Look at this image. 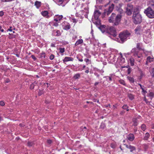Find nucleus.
I'll return each mask as SVG.
<instances>
[{
    "mask_svg": "<svg viewBox=\"0 0 154 154\" xmlns=\"http://www.w3.org/2000/svg\"><path fill=\"white\" fill-rule=\"evenodd\" d=\"M122 16L120 14L117 15L116 14L112 13L109 17V21L110 23H113V25L117 26L120 22Z\"/></svg>",
    "mask_w": 154,
    "mask_h": 154,
    "instance_id": "1",
    "label": "nucleus"
},
{
    "mask_svg": "<svg viewBox=\"0 0 154 154\" xmlns=\"http://www.w3.org/2000/svg\"><path fill=\"white\" fill-rule=\"evenodd\" d=\"M133 18L134 23L137 24L140 23L142 20V17L138 11H134L133 13Z\"/></svg>",
    "mask_w": 154,
    "mask_h": 154,
    "instance_id": "2",
    "label": "nucleus"
},
{
    "mask_svg": "<svg viewBox=\"0 0 154 154\" xmlns=\"http://www.w3.org/2000/svg\"><path fill=\"white\" fill-rule=\"evenodd\" d=\"M131 33L127 31H124L120 34L119 37L121 40L120 42H124L126 40L127 38L129 37Z\"/></svg>",
    "mask_w": 154,
    "mask_h": 154,
    "instance_id": "3",
    "label": "nucleus"
},
{
    "mask_svg": "<svg viewBox=\"0 0 154 154\" xmlns=\"http://www.w3.org/2000/svg\"><path fill=\"white\" fill-rule=\"evenodd\" d=\"M144 12L149 18H154V11L150 7H148L145 9Z\"/></svg>",
    "mask_w": 154,
    "mask_h": 154,
    "instance_id": "4",
    "label": "nucleus"
},
{
    "mask_svg": "<svg viewBox=\"0 0 154 154\" xmlns=\"http://www.w3.org/2000/svg\"><path fill=\"white\" fill-rule=\"evenodd\" d=\"M107 33L112 35L113 37L116 36V32L115 28L113 26H109L107 28Z\"/></svg>",
    "mask_w": 154,
    "mask_h": 154,
    "instance_id": "5",
    "label": "nucleus"
},
{
    "mask_svg": "<svg viewBox=\"0 0 154 154\" xmlns=\"http://www.w3.org/2000/svg\"><path fill=\"white\" fill-rule=\"evenodd\" d=\"M114 5L113 4L109 6L108 8L105 9L103 13V15L105 16L109 15L112 11L114 8Z\"/></svg>",
    "mask_w": 154,
    "mask_h": 154,
    "instance_id": "6",
    "label": "nucleus"
},
{
    "mask_svg": "<svg viewBox=\"0 0 154 154\" xmlns=\"http://www.w3.org/2000/svg\"><path fill=\"white\" fill-rule=\"evenodd\" d=\"M133 6L130 4L127 5L126 8V12L127 14L128 15H131L133 11Z\"/></svg>",
    "mask_w": 154,
    "mask_h": 154,
    "instance_id": "7",
    "label": "nucleus"
},
{
    "mask_svg": "<svg viewBox=\"0 0 154 154\" xmlns=\"http://www.w3.org/2000/svg\"><path fill=\"white\" fill-rule=\"evenodd\" d=\"M151 38V35L149 32H146L144 35L143 39L147 41L149 40Z\"/></svg>",
    "mask_w": 154,
    "mask_h": 154,
    "instance_id": "8",
    "label": "nucleus"
},
{
    "mask_svg": "<svg viewBox=\"0 0 154 154\" xmlns=\"http://www.w3.org/2000/svg\"><path fill=\"white\" fill-rule=\"evenodd\" d=\"M135 33L137 35H139L142 31L141 27L139 26H137L135 29Z\"/></svg>",
    "mask_w": 154,
    "mask_h": 154,
    "instance_id": "9",
    "label": "nucleus"
},
{
    "mask_svg": "<svg viewBox=\"0 0 154 154\" xmlns=\"http://www.w3.org/2000/svg\"><path fill=\"white\" fill-rule=\"evenodd\" d=\"M126 147L130 150L131 152H133L136 150V148L135 146H132L130 145H128L127 144H124Z\"/></svg>",
    "mask_w": 154,
    "mask_h": 154,
    "instance_id": "10",
    "label": "nucleus"
},
{
    "mask_svg": "<svg viewBox=\"0 0 154 154\" xmlns=\"http://www.w3.org/2000/svg\"><path fill=\"white\" fill-rule=\"evenodd\" d=\"M101 13L99 10L95 11L94 12V17L95 20H98Z\"/></svg>",
    "mask_w": 154,
    "mask_h": 154,
    "instance_id": "11",
    "label": "nucleus"
},
{
    "mask_svg": "<svg viewBox=\"0 0 154 154\" xmlns=\"http://www.w3.org/2000/svg\"><path fill=\"white\" fill-rule=\"evenodd\" d=\"M127 139L129 141H131L134 139V137L133 134H131L127 136Z\"/></svg>",
    "mask_w": 154,
    "mask_h": 154,
    "instance_id": "12",
    "label": "nucleus"
},
{
    "mask_svg": "<svg viewBox=\"0 0 154 154\" xmlns=\"http://www.w3.org/2000/svg\"><path fill=\"white\" fill-rule=\"evenodd\" d=\"M63 18V16L62 15H56L54 17V20L56 22H58L60 20Z\"/></svg>",
    "mask_w": 154,
    "mask_h": 154,
    "instance_id": "13",
    "label": "nucleus"
},
{
    "mask_svg": "<svg viewBox=\"0 0 154 154\" xmlns=\"http://www.w3.org/2000/svg\"><path fill=\"white\" fill-rule=\"evenodd\" d=\"M153 58L150 57H148L146 59V60L145 64L146 65H148L149 63H151L153 61Z\"/></svg>",
    "mask_w": 154,
    "mask_h": 154,
    "instance_id": "14",
    "label": "nucleus"
},
{
    "mask_svg": "<svg viewBox=\"0 0 154 154\" xmlns=\"http://www.w3.org/2000/svg\"><path fill=\"white\" fill-rule=\"evenodd\" d=\"M148 7H150L153 10L154 9V0H151L150 1L149 6Z\"/></svg>",
    "mask_w": 154,
    "mask_h": 154,
    "instance_id": "15",
    "label": "nucleus"
},
{
    "mask_svg": "<svg viewBox=\"0 0 154 154\" xmlns=\"http://www.w3.org/2000/svg\"><path fill=\"white\" fill-rule=\"evenodd\" d=\"M131 52L133 54V55L134 56L137 55L138 51L136 48H134L131 51Z\"/></svg>",
    "mask_w": 154,
    "mask_h": 154,
    "instance_id": "16",
    "label": "nucleus"
},
{
    "mask_svg": "<svg viewBox=\"0 0 154 154\" xmlns=\"http://www.w3.org/2000/svg\"><path fill=\"white\" fill-rule=\"evenodd\" d=\"M73 60V59L72 57H66L63 60V62H66L69 61H72Z\"/></svg>",
    "mask_w": 154,
    "mask_h": 154,
    "instance_id": "17",
    "label": "nucleus"
},
{
    "mask_svg": "<svg viewBox=\"0 0 154 154\" xmlns=\"http://www.w3.org/2000/svg\"><path fill=\"white\" fill-rule=\"evenodd\" d=\"M140 73V76L139 77V79L140 80L142 77L145 76V73L140 69L139 70Z\"/></svg>",
    "mask_w": 154,
    "mask_h": 154,
    "instance_id": "18",
    "label": "nucleus"
},
{
    "mask_svg": "<svg viewBox=\"0 0 154 154\" xmlns=\"http://www.w3.org/2000/svg\"><path fill=\"white\" fill-rule=\"evenodd\" d=\"M41 14H42L44 17H45L47 18H49V17L48 15V12L47 11H44L42 12Z\"/></svg>",
    "mask_w": 154,
    "mask_h": 154,
    "instance_id": "19",
    "label": "nucleus"
},
{
    "mask_svg": "<svg viewBox=\"0 0 154 154\" xmlns=\"http://www.w3.org/2000/svg\"><path fill=\"white\" fill-rule=\"evenodd\" d=\"M83 42V40L82 39H80L79 40L77 41L75 44V46H77L78 45L81 44Z\"/></svg>",
    "mask_w": 154,
    "mask_h": 154,
    "instance_id": "20",
    "label": "nucleus"
},
{
    "mask_svg": "<svg viewBox=\"0 0 154 154\" xmlns=\"http://www.w3.org/2000/svg\"><path fill=\"white\" fill-rule=\"evenodd\" d=\"M133 125L134 126H137L138 124V121L136 119H133Z\"/></svg>",
    "mask_w": 154,
    "mask_h": 154,
    "instance_id": "21",
    "label": "nucleus"
},
{
    "mask_svg": "<svg viewBox=\"0 0 154 154\" xmlns=\"http://www.w3.org/2000/svg\"><path fill=\"white\" fill-rule=\"evenodd\" d=\"M127 78L130 82L133 83L134 82V80L132 77L130 76H128Z\"/></svg>",
    "mask_w": 154,
    "mask_h": 154,
    "instance_id": "22",
    "label": "nucleus"
},
{
    "mask_svg": "<svg viewBox=\"0 0 154 154\" xmlns=\"http://www.w3.org/2000/svg\"><path fill=\"white\" fill-rule=\"evenodd\" d=\"M149 136L150 135L148 133H146L144 137V139L145 140H147Z\"/></svg>",
    "mask_w": 154,
    "mask_h": 154,
    "instance_id": "23",
    "label": "nucleus"
},
{
    "mask_svg": "<svg viewBox=\"0 0 154 154\" xmlns=\"http://www.w3.org/2000/svg\"><path fill=\"white\" fill-rule=\"evenodd\" d=\"M41 3L38 1H36L35 3V5L37 8H38L41 6Z\"/></svg>",
    "mask_w": 154,
    "mask_h": 154,
    "instance_id": "24",
    "label": "nucleus"
},
{
    "mask_svg": "<svg viewBox=\"0 0 154 154\" xmlns=\"http://www.w3.org/2000/svg\"><path fill=\"white\" fill-rule=\"evenodd\" d=\"M129 60L130 61V63L131 65L132 66H133V65H134V59L133 58H131Z\"/></svg>",
    "mask_w": 154,
    "mask_h": 154,
    "instance_id": "25",
    "label": "nucleus"
},
{
    "mask_svg": "<svg viewBox=\"0 0 154 154\" xmlns=\"http://www.w3.org/2000/svg\"><path fill=\"white\" fill-rule=\"evenodd\" d=\"M117 11L120 13V14H123L124 13V11L121 8H119L117 9Z\"/></svg>",
    "mask_w": 154,
    "mask_h": 154,
    "instance_id": "26",
    "label": "nucleus"
},
{
    "mask_svg": "<svg viewBox=\"0 0 154 154\" xmlns=\"http://www.w3.org/2000/svg\"><path fill=\"white\" fill-rule=\"evenodd\" d=\"M34 145V143L33 142H30L29 141L27 143V146L29 147L32 146Z\"/></svg>",
    "mask_w": 154,
    "mask_h": 154,
    "instance_id": "27",
    "label": "nucleus"
},
{
    "mask_svg": "<svg viewBox=\"0 0 154 154\" xmlns=\"http://www.w3.org/2000/svg\"><path fill=\"white\" fill-rule=\"evenodd\" d=\"M70 25L69 24H67L63 28V29L66 30H68L70 29Z\"/></svg>",
    "mask_w": 154,
    "mask_h": 154,
    "instance_id": "28",
    "label": "nucleus"
},
{
    "mask_svg": "<svg viewBox=\"0 0 154 154\" xmlns=\"http://www.w3.org/2000/svg\"><path fill=\"white\" fill-rule=\"evenodd\" d=\"M80 75L79 73H78L76 74H75L74 76V78L75 79H79V77H80Z\"/></svg>",
    "mask_w": 154,
    "mask_h": 154,
    "instance_id": "29",
    "label": "nucleus"
},
{
    "mask_svg": "<svg viewBox=\"0 0 154 154\" xmlns=\"http://www.w3.org/2000/svg\"><path fill=\"white\" fill-rule=\"evenodd\" d=\"M122 108L124 109H126L127 111H128L129 109H128V106L126 104H125L122 107Z\"/></svg>",
    "mask_w": 154,
    "mask_h": 154,
    "instance_id": "30",
    "label": "nucleus"
},
{
    "mask_svg": "<svg viewBox=\"0 0 154 154\" xmlns=\"http://www.w3.org/2000/svg\"><path fill=\"white\" fill-rule=\"evenodd\" d=\"M150 74L152 78L154 77V68H152L151 70Z\"/></svg>",
    "mask_w": 154,
    "mask_h": 154,
    "instance_id": "31",
    "label": "nucleus"
},
{
    "mask_svg": "<svg viewBox=\"0 0 154 154\" xmlns=\"http://www.w3.org/2000/svg\"><path fill=\"white\" fill-rule=\"evenodd\" d=\"M128 96L129 98L131 100H133L134 98V96L131 94H128Z\"/></svg>",
    "mask_w": 154,
    "mask_h": 154,
    "instance_id": "32",
    "label": "nucleus"
},
{
    "mask_svg": "<svg viewBox=\"0 0 154 154\" xmlns=\"http://www.w3.org/2000/svg\"><path fill=\"white\" fill-rule=\"evenodd\" d=\"M111 147L112 148H115L116 146V143H113L111 144Z\"/></svg>",
    "mask_w": 154,
    "mask_h": 154,
    "instance_id": "33",
    "label": "nucleus"
},
{
    "mask_svg": "<svg viewBox=\"0 0 154 154\" xmlns=\"http://www.w3.org/2000/svg\"><path fill=\"white\" fill-rule=\"evenodd\" d=\"M146 126L144 124H142L141 126V128L143 131H145L146 129Z\"/></svg>",
    "mask_w": 154,
    "mask_h": 154,
    "instance_id": "34",
    "label": "nucleus"
},
{
    "mask_svg": "<svg viewBox=\"0 0 154 154\" xmlns=\"http://www.w3.org/2000/svg\"><path fill=\"white\" fill-rule=\"evenodd\" d=\"M148 96L151 97V99H152V97L154 96V94L153 92H150Z\"/></svg>",
    "mask_w": 154,
    "mask_h": 154,
    "instance_id": "35",
    "label": "nucleus"
},
{
    "mask_svg": "<svg viewBox=\"0 0 154 154\" xmlns=\"http://www.w3.org/2000/svg\"><path fill=\"white\" fill-rule=\"evenodd\" d=\"M138 84L140 85V88L142 90V92H144V93L147 92L144 90V88L142 87V85L140 84Z\"/></svg>",
    "mask_w": 154,
    "mask_h": 154,
    "instance_id": "36",
    "label": "nucleus"
},
{
    "mask_svg": "<svg viewBox=\"0 0 154 154\" xmlns=\"http://www.w3.org/2000/svg\"><path fill=\"white\" fill-rule=\"evenodd\" d=\"M119 82L121 84H122L124 85H125V81L123 80H120L119 81Z\"/></svg>",
    "mask_w": 154,
    "mask_h": 154,
    "instance_id": "37",
    "label": "nucleus"
},
{
    "mask_svg": "<svg viewBox=\"0 0 154 154\" xmlns=\"http://www.w3.org/2000/svg\"><path fill=\"white\" fill-rule=\"evenodd\" d=\"M84 61L87 63V64H90L91 63V62L89 59H85L84 60Z\"/></svg>",
    "mask_w": 154,
    "mask_h": 154,
    "instance_id": "38",
    "label": "nucleus"
},
{
    "mask_svg": "<svg viewBox=\"0 0 154 154\" xmlns=\"http://www.w3.org/2000/svg\"><path fill=\"white\" fill-rule=\"evenodd\" d=\"M60 52L61 53H63L65 51V49L64 48H59Z\"/></svg>",
    "mask_w": 154,
    "mask_h": 154,
    "instance_id": "39",
    "label": "nucleus"
},
{
    "mask_svg": "<svg viewBox=\"0 0 154 154\" xmlns=\"http://www.w3.org/2000/svg\"><path fill=\"white\" fill-rule=\"evenodd\" d=\"M54 57V56L53 54H51L50 56V59L51 60H53Z\"/></svg>",
    "mask_w": 154,
    "mask_h": 154,
    "instance_id": "40",
    "label": "nucleus"
},
{
    "mask_svg": "<svg viewBox=\"0 0 154 154\" xmlns=\"http://www.w3.org/2000/svg\"><path fill=\"white\" fill-rule=\"evenodd\" d=\"M131 68H129L128 69L127 71L128 74H129L131 72Z\"/></svg>",
    "mask_w": 154,
    "mask_h": 154,
    "instance_id": "41",
    "label": "nucleus"
},
{
    "mask_svg": "<svg viewBox=\"0 0 154 154\" xmlns=\"http://www.w3.org/2000/svg\"><path fill=\"white\" fill-rule=\"evenodd\" d=\"M73 23H76L77 22V20H76V19L75 18H72V20H71Z\"/></svg>",
    "mask_w": 154,
    "mask_h": 154,
    "instance_id": "42",
    "label": "nucleus"
},
{
    "mask_svg": "<svg viewBox=\"0 0 154 154\" xmlns=\"http://www.w3.org/2000/svg\"><path fill=\"white\" fill-rule=\"evenodd\" d=\"M140 44L139 43H138L137 44V48L139 50L141 49V48L140 47Z\"/></svg>",
    "mask_w": 154,
    "mask_h": 154,
    "instance_id": "43",
    "label": "nucleus"
},
{
    "mask_svg": "<svg viewBox=\"0 0 154 154\" xmlns=\"http://www.w3.org/2000/svg\"><path fill=\"white\" fill-rule=\"evenodd\" d=\"M105 127V125L104 123H101L100 126V127L101 128H104Z\"/></svg>",
    "mask_w": 154,
    "mask_h": 154,
    "instance_id": "44",
    "label": "nucleus"
},
{
    "mask_svg": "<svg viewBox=\"0 0 154 154\" xmlns=\"http://www.w3.org/2000/svg\"><path fill=\"white\" fill-rule=\"evenodd\" d=\"M0 105L2 106H4L5 105L4 102L2 101H0Z\"/></svg>",
    "mask_w": 154,
    "mask_h": 154,
    "instance_id": "45",
    "label": "nucleus"
},
{
    "mask_svg": "<svg viewBox=\"0 0 154 154\" xmlns=\"http://www.w3.org/2000/svg\"><path fill=\"white\" fill-rule=\"evenodd\" d=\"M4 15V12L2 11H0V16L2 17Z\"/></svg>",
    "mask_w": 154,
    "mask_h": 154,
    "instance_id": "46",
    "label": "nucleus"
},
{
    "mask_svg": "<svg viewBox=\"0 0 154 154\" xmlns=\"http://www.w3.org/2000/svg\"><path fill=\"white\" fill-rule=\"evenodd\" d=\"M97 20V21L96 22V24L97 25H99L100 24V20Z\"/></svg>",
    "mask_w": 154,
    "mask_h": 154,
    "instance_id": "47",
    "label": "nucleus"
},
{
    "mask_svg": "<svg viewBox=\"0 0 154 154\" xmlns=\"http://www.w3.org/2000/svg\"><path fill=\"white\" fill-rule=\"evenodd\" d=\"M64 0H58V2L60 4H61L63 3V2L64 1Z\"/></svg>",
    "mask_w": 154,
    "mask_h": 154,
    "instance_id": "48",
    "label": "nucleus"
},
{
    "mask_svg": "<svg viewBox=\"0 0 154 154\" xmlns=\"http://www.w3.org/2000/svg\"><path fill=\"white\" fill-rule=\"evenodd\" d=\"M34 85L33 84H32L31 85V86H30V89H33L34 88Z\"/></svg>",
    "mask_w": 154,
    "mask_h": 154,
    "instance_id": "49",
    "label": "nucleus"
},
{
    "mask_svg": "<svg viewBox=\"0 0 154 154\" xmlns=\"http://www.w3.org/2000/svg\"><path fill=\"white\" fill-rule=\"evenodd\" d=\"M47 142L48 144H50L51 143L52 141L51 140H47Z\"/></svg>",
    "mask_w": 154,
    "mask_h": 154,
    "instance_id": "50",
    "label": "nucleus"
},
{
    "mask_svg": "<svg viewBox=\"0 0 154 154\" xmlns=\"http://www.w3.org/2000/svg\"><path fill=\"white\" fill-rule=\"evenodd\" d=\"M10 81L9 79H7L5 80V82L6 83H8Z\"/></svg>",
    "mask_w": 154,
    "mask_h": 154,
    "instance_id": "51",
    "label": "nucleus"
},
{
    "mask_svg": "<svg viewBox=\"0 0 154 154\" xmlns=\"http://www.w3.org/2000/svg\"><path fill=\"white\" fill-rule=\"evenodd\" d=\"M31 57L34 60H35L36 59V58L35 57V56L33 55H32L31 56Z\"/></svg>",
    "mask_w": 154,
    "mask_h": 154,
    "instance_id": "52",
    "label": "nucleus"
},
{
    "mask_svg": "<svg viewBox=\"0 0 154 154\" xmlns=\"http://www.w3.org/2000/svg\"><path fill=\"white\" fill-rule=\"evenodd\" d=\"M58 24L57 23H54V24L53 25L54 26H58Z\"/></svg>",
    "mask_w": 154,
    "mask_h": 154,
    "instance_id": "53",
    "label": "nucleus"
},
{
    "mask_svg": "<svg viewBox=\"0 0 154 154\" xmlns=\"http://www.w3.org/2000/svg\"><path fill=\"white\" fill-rule=\"evenodd\" d=\"M51 46L52 47H55V45L54 44L52 43L51 44Z\"/></svg>",
    "mask_w": 154,
    "mask_h": 154,
    "instance_id": "54",
    "label": "nucleus"
},
{
    "mask_svg": "<svg viewBox=\"0 0 154 154\" xmlns=\"http://www.w3.org/2000/svg\"><path fill=\"white\" fill-rule=\"evenodd\" d=\"M11 27H10V28L9 29H8V31H12V30L11 29Z\"/></svg>",
    "mask_w": 154,
    "mask_h": 154,
    "instance_id": "55",
    "label": "nucleus"
},
{
    "mask_svg": "<svg viewBox=\"0 0 154 154\" xmlns=\"http://www.w3.org/2000/svg\"><path fill=\"white\" fill-rule=\"evenodd\" d=\"M105 106L106 107H109L110 108V107H111L110 105L109 104L108 105H105Z\"/></svg>",
    "mask_w": 154,
    "mask_h": 154,
    "instance_id": "56",
    "label": "nucleus"
},
{
    "mask_svg": "<svg viewBox=\"0 0 154 154\" xmlns=\"http://www.w3.org/2000/svg\"><path fill=\"white\" fill-rule=\"evenodd\" d=\"M144 100L146 102V103H148L149 102L145 98L144 99Z\"/></svg>",
    "mask_w": 154,
    "mask_h": 154,
    "instance_id": "57",
    "label": "nucleus"
},
{
    "mask_svg": "<svg viewBox=\"0 0 154 154\" xmlns=\"http://www.w3.org/2000/svg\"><path fill=\"white\" fill-rule=\"evenodd\" d=\"M83 129H85V131H87V128H86V127H83Z\"/></svg>",
    "mask_w": 154,
    "mask_h": 154,
    "instance_id": "58",
    "label": "nucleus"
},
{
    "mask_svg": "<svg viewBox=\"0 0 154 154\" xmlns=\"http://www.w3.org/2000/svg\"><path fill=\"white\" fill-rule=\"evenodd\" d=\"M100 29L101 30L102 32L103 33L105 32V30L103 29V30L101 29V27L100 28Z\"/></svg>",
    "mask_w": 154,
    "mask_h": 154,
    "instance_id": "59",
    "label": "nucleus"
},
{
    "mask_svg": "<svg viewBox=\"0 0 154 154\" xmlns=\"http://www.w3.org/2000/svg\"><path fill=\"white\" fill-rule=\"evenodd\" d=\"M89 72V71L88 70H86L85 71V72L87 73H88Z\"/></svg>",
    "mask_w": 154,
    "mask_h": 154,
    "instance_id": "60",
    "label": "nucleus"
},
{
    "mask_svg": "<svg viewBox=\"0 0 154 154\" xmlns=\"http://www.w3.org/2000/svg\"><path fill=\"white\" fill-rule=\"evenodd\" d=\"M116 108V107L114 106V105H113V107L112 108V109H113V110H114Z\"/></svg>",
    "mask_w": 154,
    "mask_h": 154,
    "instance_id": "61",
    "label": "nucleus"
},
{
    "mask_svg": "<svg viewBox=\"0 0 154 154\" xmlns=\"http://www.w3.org/2000/svg\"><path fill=\"white\" fill-rule=\"evenodd\" d=\"M144 146L146 148H148V146H147V145H146L145 144L144 145Z\"/></svg>",
    "mask_w": 154,
    "mask_h": 154,
    "instance_id": "62",
    "label": "nucleus"
},
{
    "mask_svg": "<svg viewBox=\"0 0 154 154\" xmlns=\"http://www.w3.org/2000/svg\"><path fill=\"white\" fill-rule=\"evenodd\" d=\"M109 80L110 81H111L112 80V78L111 77L109 76Z\"/></svg>",
    "mask_w": 154,
    "mask_h": 154,
    "instance_id": "63",
    "label": "nucleus"
},
{
    "mask_svg": "<svg viewBox=\"0 0 154 154\" xmlns=\"http://www.w3.org/2000/svg\"><path fill=\"white\" fill-rule=\"evenodd\" d=\"M79 60L81 62H82L83 61L82 59H79Z\"/></svg>",
    "mask_w": 154,
    "mask_h": 154,
    "instance_id": "64",
    "label": "nucleus"
}]
</instances>
